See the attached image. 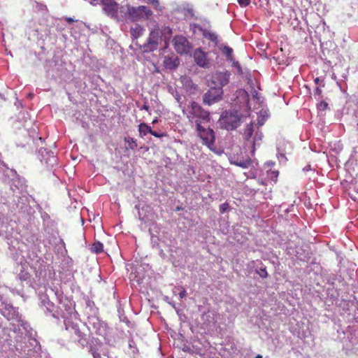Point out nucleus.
I'll list each match as a JSON object with an SVG mask.
<instances>
[{"label": "nucleus", "instance_id": "nucleus-1", "mask_svg": "<svg viewBox=\"0 0 358 358\" xmlns=\"http://www.w3.org/2000/svg\"><path fill=\"white\" fill-rule=\"evenodd\" d=\"M188 118L192 123L194 122L195 124L197 136L202 139L203 144L212 148L215 141V131H213L210 127H207L206 128V127L203 126V123H208L210 121V113L205 110L196 102H192V109L189 112Z\"/></svg>", "mask_w": 358, "mask_h": 358}, {"label": "nucleus", "instance_id": "nucleus-2", "mask_svg": "<svg viewBox=\"0 0 358 358\" xmlns=\"http://www.w3.org/2000/svg\"><path fill=\"white\" fill-rule=\"evenodd\" d=\"M254 133V124L253 123H249L247 124L243 131V138L245 141V145L248 146V143L251 147V154H255V148L257 145H259L263 135L262 132Z\"/></svg>", "mask_w": 358, "mask_h": 358}, {"label": "nucleus", "instance_id": "nucleus-3", "mask_svg": "<svg viewBox=\"0 0 358 358\" xmlns=\"http://www.w3.org/2000/svg\"><path fill=\"white\" fill-rule=\"evenodd\" d=\"M241 113L238 111H225L223 113L220 118V122L222 127L229 129H234L240 125L241 119Z\"/></svg>", "mask_w": 358, "mask_h": 358}, {"label": "nucleus", "instance_id": "nucleus-4", "mask_svg": "<svg viewBox=\"0 0 358 358\" xmlns=\"http://www.w3.org/2000/svg\"><path fill=\"white\" fill-rule=\"evenodd\" d=\"M230 73L228 71L224 73H212L210 78L207 80V85L210 90H222L224 85L229 82Z\"/></svg>", "mask_w": 358, "mask_h": 358}, {"label": "nucleus", "instance_id": "nucleus-5", "mask_svg": "<svg viewBox=\"0 0 358 358\" xmlns=\"http://www.w3.org/2000/svg\"><path fill=\"white\" fill-rule=\"evenodd\" d=\"M152 9L147 6L129 7L127 15L132 21L143 20V19H149L152 15Z\"/></svg>", "mask_w": 358, "mask_h": 358}, {"label": "nucleus", "instance_id": "nucleus-6", "mask_svg": "<svg viewBox=\"0 0 358 358\" xmlns=\"http://www.w3.org/2000/svg\"><path fill=\"white\" fill-rule=\"evenodd\" d=\"M173 46L178 53H188L191 46L185 36H175L172 41Z\"/></svg>", "mask_w": 358, "mask_h": 358}, {"label": "nucleus", "instance_id": "nucleus-7", "mask_svg": "<svg viewBox=\"0 0 358 358\" xmlns=\"http://www.w3.org/2000/svg\"><path fill=\"white\" fill-rule=\"evenodd\" d=\"M160 40V29L159 28H154L150 31L148 41L144 45L145 51H148V50L152 51V50L157 49Z\"/></svg>", "mask_w": 358, "mask_h": 358}, {"label": "nucleus", "instance_id": "nucleus-8", "mask_svg": "<svg viewBox=\"0 0 358 358\" xmlns=\"http://www.w3.org/2000/svg\"><path fill=\"white\" fill-rule=\"evenodd\" d=\"M103 9L110 17H116L118 13V4L114 0H101Z\"/></svg>", "mask_w": 358, "mask_h": 358}, {"label": "nucleus", "instance_id": "nucleus-9", "mask_svg": "<svg viewBox=\"0 0 358 358\" xmlns=\"http://www.w3.org/2000/svg\"><path fill=\"white\" fill-rule=\"evenodd\" d=\"M194 59L198 66L202 68H208L210 62L206 54L201 48L196 49L194 52Z\"/></svg>", "mask_w": 358, "mask_h": 358}, {"label": "nucleus", "instance_id": "nucleus-10", "mask_svg": "<svg viewBox=\"0 0 358 358\" xmlns=\"http://www.w3.org/2000/svg\"><path fill=\"white\" fill-rule=\"evenodd\" d=\"M223 92H206L203 95V101L206 104L211 106L213 103L218 102L222 97Z\"/></svg>", "mask_w": 358, "mask_h": 358}, {"label": "nucleus", "instance_id": "nucleus-11", "mask_svg": "<svg viewBox=\"0 0 358 358\" xmlns=\"http://www.w3.org/2000/svg\"><path fill=\"white\" fill-rule=\"evenodd\" d=\"M70 333L74 334L76 340H77L81 345H85L87 342V335L83 333L78 326L73 325L70 329Z\"/></svg>", "mask_w": 358, "mask_h": 358}, {"label": "nucleus", "instance_id": "nucleus-12", "mask_svg": "<svg viewBox=\"0 0 358 358\" xmlns=\"http://www.w3.org/2000/svg\"><path fill=\"white\" fill-rule=\"evenodd\" d=\"M164 65L167 69H176L180 64V59L177 55H171L170 56H166L164 59Z\"/></svg>", "mask_w": 358, "mask_h": 358}, {"label": "nucleus", "instance_id": "nucleus-13", "mask_svg": "<svg viewBox=\"0 0 358 358\" xmlns=\"http://www.w3.org/2000/svg\"><path fill=\"white\" fill-rule=\"evenodd\" d=\"M144 31V28L138 24H135L130 29V34L133 38H138Z\"/></svg>", "mask_w": 358, "mask_h": 358}, {"label": "nucleus", "instance_id": "nucleus-14", "mask_svg": "<svg viewBox=\"0 0 358 358\" xmlns=\"http://www.w3.org/2000/svg\"><path fill=\"white\" fill-rule=\"evenodd\" d=\"M248 85L249 88L252 90L260 89V81L255 78V77L249 76L248 78Z\"/></svg>", "mask_w": 358, "mask_h": 358}, {"label": "nucleus", "instance_id": "nucleus-15", "mask_svg": "<svg viewBox=\"0 0 358 358\" xmlns=\"http://www.w3.org/2000/svg\"><path fill=\"white\" fill-rule=\"evenodd\" d=\"M152 128L150 126H148L146 123H140L138 126V133L141 136H145V135L150 133L151 134Z\"/></svg>", "mask_w": 358, "mask_h": 358}, {"label": "nucleus", "instance_id": "nucleus-16", "mask_svg": "<svg viewBox=\"0 0 358 358\" xmlns=\"http://www.w3.org/2000/svg\"><path fill=\"white\" fill-rule=\"evenodd\" d=\"M202 34L204 38L210 40V41L217 42V35L215 33H213V31H208V29H202Z\"/></svg>", "mask_w": 358, "mask_h": 358}, {"label": "nucleus", "instance_id": "nucleus-17", "mask_svg": "<svg viewBox=\"0 0 358 358\" xmlns=\"http://www.w3.org/2000/svg\"><path fill=\"white\" fill-rule=\"evenodd\" d=\"M236 95L238 99H239L240 96H242L244 99L243 102L245 103L248 106H250V94H248L247 90H238V92H236Z\"/></svg>", "mask_w": 358, "mask_h": 358}, {"label": "nucleus", "instance_id": "nucleus-18", "mask_svg": "<svg viewBox=\"0 0 358 358\" xmlns=\"http://www.w3.org/2000/svg\"><path fill=\"white\" fill-rule=\"evenodd\" d=\"M125 142L127 143L126 148H130V150H136L138 146V143L134 138L125 137Z\"/></svg>", "mask_w": 358, "mask_h": 358}, {"label": "nucleus", "instance_id": "nucleus-19", "mask_svg": "<svg viewBox=\"0 0 358 358\" xmlns=\"http://www.w3.org/2000/svg\"><path fill=\"white\" fill-rule=\"evenodd\" d=\"M222 52H223L224 55H225L227 60H229V61H233L234 60L233 49L231 48V47H229V46H224L222 48Z\"/></svg>", "mask_w": 358, "mask_h": 358}, {"label": "nucleus", "instance_id": "nucleus-20", "mask_svg": "<svg viewBox=\"0 0 358 358\" xmlns=\"http://www.w3.org/2000/svg\"><path fill=\"white\" fill-rule=\"evenodd\" d=\"M103 244L101 242H95L92 247V252H94L96 254H99V252H103Z\"/></svg>", "mask_w": 358, "mask_h": 358}, {"label": "nucleus", "instance_id": "nucleus-21", "mask_svg": "<svg viewBox=\"0 0 358 358\" xmlns=\"http://www.w3.org/2000/svg\"><path fill=\"white\" fill-rule=\"evenodd\" d=\"M257 273L259 274V276L262 278H266L268 277V274L266 271V267H261L259 271H257Z\"/></svg>", "mask_w": 358, "mask_h": 358}, {"label": "nucleus", "instance_id": "nucleus-22", "mask_svg": "<svg viewBox=\"0 0 358 358\" xmlns=\"http://www.w3.org/2000/svg\"><path fill=\"white\" fill-rule=\"evenodd\" d=\"M250 163H251V160H245V161H239V162H236V164H237L238 166L243 167V169H245V167L249 166Z\"/></svg>", "mask_w": 358, "mask_h": 358}, {"label": "nucleus", "instance_id": "nucleus-23", "mask_svg": "<svg viewBox=\"0 0 358 358\" xmlns=\"http://www.w3.org/2000/svg\"><path fill=\"white\" fill-rule=\"evenodd\" d=\"M328 103L327 101H324V100L322 101H320L318 103V105H317V108L318 110H321L322 111H324V110H327V108H328Z\"/></svg>", "mask_w": 358, "mask_h": 358}, {"label": "nucleus", "instance_id": "nucleus-24", "mask_svg": "<svg viewBox=\"0 0 358 358\" xmlns=\"http://www.w3.org/2000/svg\"><path fill=\"white\" fill-rule=\"evenodd\" d=\"M315 82L317 85L316 89H320V87H325V85L324 84V79L322 78H316L315 79Z\"/></svg>", "mask_w": 358, "mask_h": 358}, {"label": "nucleus", "instance_id": "nucleus-25", "mask_svg": "<svg viewBox=\"0 0 358 358\" xmlns=\"http://www.w3.org/2000/svg\"><path fill=\"white\" fill-rule=\"evenodd\" d=\"M228 203H222V204L220 205V210L221 213L226 212L227 209L229 208Z\"/></svg>", "mask_w": 358, "mask_h": 358}, {"label": "nucleus", "instance_id": "nucleus-26", "mask_svg": "<svg viewBox=\"0 0 358 358\" xmlns=\"http://www.w3.org/2000/svg\"><path fill=\"white\" fill-rule=\"evenodd\" d=\"M238 2L239 5L246 7V6L250 5L251 0H238Z\"/></svg>", "mask_w": 358, "mask_h": 358}, {"label": "nucleus", "instance_id": "nucleus-27", "mask_svg": "<svg viewBox=\"0 0 358 358\" xmlns=\"http://www.w3.org/2000/svg\"><path fill=\"white\" fill-rule=\"evenodd\" d=\"M162 33L165 36H169V34H171V29L169 27H164L162 29Z\"/></svg>", "mask_w": 358, "mask_h": 358}, {"label": "nucleus", "instance_id": "nucleus-28", "mask_svg": "<svg viewBox=\"0 0 358 358\" xmlns=\"http://www.w3.org/2000/svg\"><path fill=\"white\" fill-rule=\"evenodd\" d=\"M145 1L148 2V3H151L155 7H157V6L159 4L158 0H145Z\"/></svg>", "mask_w": 358, "mask_h": 358}, {"label": "nucleus", "instance_id": "nucleus-29", "mask_svg": "<svg viewBox=\"0 0 358 358\" xmlns=\"http://www.w3.org/2000/svg\"><path fill=\"white\" fill-rule=\"evenodd\" d=\"M151 134L154 135V136H156L157 138H161V136H164V134H159V132L154 131V130H152V129Z\"/></svg>", "mask_w": 358, "mask_h": 358}, {"label": "nucleus", "instance_id": "nucleus-30", "mask_svg": "<svg viewBox=\"0 0 358 358\" xmlns=\"http://www.w3.org/2000/svg\"><path fill=\"white\" fill-rule=\"evenodd\" d=\"M234 66H236L237 67V69H238V72H239L240 73H242L243 70H242V68H241V66L240 64H238V62H234Z\"/></svg>", "mask_w": 358, "mask_h": 358}, {"label": "nucleus", "instance_id": "nucleus-31", "mask_svg": "<svg viewBox=\"0 0 358 358\" xmlns=\"http://www.w3.org/2000/svg\"><path fill=\"white\" fill-rule=\"evenodd\" d=\"M185 296H186V291H185V289H184V288H183V289L182 290V292H180L179 293V297H180V298H184V297H185Z\"/></svg>", "mask_w": 358, "mask_h": 358}, {"label": "nucleus", "instance_id": "nucleus-32", "mask_svg": "<svg viewBox=\"0 0 358 358\" xmlns=\"http://www.w3.org/2000/svg\"><path fill=\"white\" fill-rule=\"evenodd\" d=\"M256 99H259L258 92H256V90H255L254 92H252V99L256 100Z\"/></svg>", "mask_w": 358, "mask_h": 358}, {"label": "nucleus", "instance_id": "nucleus-33", "mask_svg": "<svg viewBox=\"0 0 358 358\" xmlns=\"http://www.w3.org/2000/svg\"><path fill=\"white\" fill-rule=\"evenodd\" d=\"M92 355L94 358H101V355H100L99 352H94Z\"/></svg>", "mask_w": 358, "mask_h": 358}, {"label": "nucleus", "instance_id": "nucleus-34", "mask_svg": "<svg viewBox=\"0 0 358 358\" xmlns=\"http://www.w3.org/2000/svg\"><path fill=\"white\" fill-rule=\"evenodd\" d=\"M66 20H67V22H69V23L74 22V21H75V20H73V18H71V17H68L66 18Z\"/></svg>", "mask_w": 358, "mask_h": 358}, {"label": "nucleus", "instance_id": "nucleus-35", "mask_svg": "<svg viewBox=\"0 0 358 358\" xmlns=\"http://www.w3.org/2000/svg\"><path fill=\"white\" fill-rule=\"evenodd\" d=\"M141 108H145V110H147L148 111L149 110V106L148 105H143Z\"/></svg>", "mask_w": 358, "mask_h": 358}, {"label": "nucleus", "instance_id": "nucleus-36", "mask_svg": "<svg viewBox=\"0 0 358 358\" xmlns=\"http://www.w3.org/2000/svg\"><path fill=\"white\" fill-rule=\"evenodd\" d=\"M33 96H34V94H32V92H29L28 94V97H29L30 99H31V97H33Z\"/></svg>", "mask_w": 358, "mask_h": 358}, {"label": "nucleus", "instance_id": "nucleus-37", "mask_svg": "<svg viewBox=\"0 0 358 358\" xmlns=\"http://www.w3.org/2000/svg\"><path fill=\"white\" fill-rule=\"evenodd\" d=\"M190 89H196V86H194V85H192L190 86Z\"/></svg>", "mask_w": 358, "mask_h": 358}, {"label": "nucleus", "instance_id": "nucleus-38", "mask_svg": "<svg viewBox=\"0 0 358 358\" xmlns=\"http://www.w3.org/2000/svg\"><path fill=\"white\" fill-rule=\"evenodd\" d=\"M255 358H263L262 355H257Z\"/></svg>", "mask_w": 358, "mask_h": 358}, {"label": "nucleus", "instance_id": "nucleus-39", "mask_svg": "<svg viewBox=\"0 0 358 358\" xmlns=\"http://www.w3.org/2000/svg\"><path fill=\"white\" fill-rule=\"evenodd\" d=\"M176 99L178 100V102H180V98L179 96H176Z\"/></svg>", "mask_w": 358, "mask_h": 358}, {"label": "nucleus", "instance_id": "nucleus-40", "mask_svg": "<svg viewBox=\"0 0 358 358\" xmlns=\"http://www.w3.org/2000/svg\"><path fill=\"white\" fill-rule=\"evenodd\" d=\"M322 92H317V94L320 95Z\"/></svg>", "mask_w": 358, "mask_h": 358}]
</instances>
